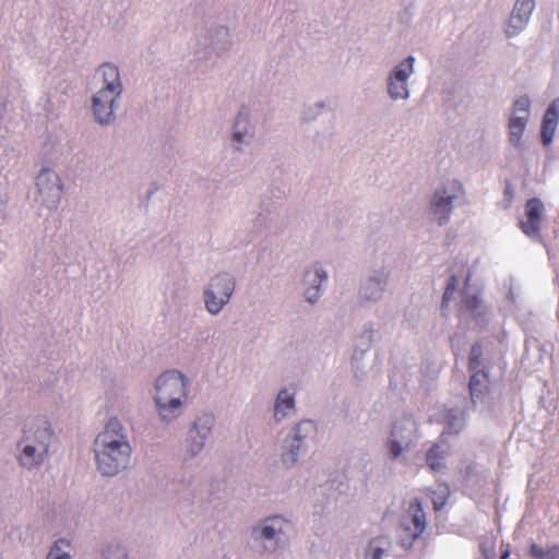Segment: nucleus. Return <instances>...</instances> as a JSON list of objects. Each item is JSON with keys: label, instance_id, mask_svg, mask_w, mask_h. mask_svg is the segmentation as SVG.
<instances>
[{"label": "nucleus", "instance_id": "1", "mask_svg": "<svg viewBox=\"0 0 559 559\" xmlns=\"http://www.w3.org/2000/svg\"><path fill=\"white\" fill-rule=\"evenodd\" d=\"M98 469L107 476L119 473L129 463L131 447L121 423L110 418L94 442Z\"/></svg>", "mask_w": 559, "mask_h": 559}, {"label": "nucleus", "instance_id": "2", "mask_svg": "<svg viewBox=\"0 0 559 559\" xmlns=\"http://www.w3.org/2000/svg\"><path fill=\"white\" fill-rule=\"evenodd\" d=\"M52 437L50 423L46 418H36L25 425L24 437L19 442L20 464L28 469L40 466L48 455Z\"/></svg>", "mask_w": 559, "mask_h": 559}, {"label": "nucleus", "instance_id": "3", "mask_svg": "<svg viewBox=\"0 0 559 559\" xmlns=\"http://www.w3.org/2000/svg\"><path fill=\"white\" fill-rule=\"evenodd\" d=\"M186 397L187 380L179 371H166L156 380L154 400L163 420L170 421L177 418Z\"/></svg>", "mask_w": 559, "mask_h": 559}, {"label": "nucleus", "instance_id": "4", "mask_svg": "<svg viewBox=\"0 0 559 559\" xmlns=\"http://www.w3.org/2000/svg\"><path fill=\"white\" fill-rule=\"evenodd\" d=\"M95 78H98L104 86L93 98V112L99 123H108L114 116L115 100L122 90L118 68L105 63L98 68Z\"/></svg>", "mask_w": 559, "mask_h": 559}, {"label": "nucleus", "instance_id": "5", "mask_svg": "<svg viewBox=\"0 0 559 559\" xmlns=\"http://www.w3.org/2000/svg\"><path fill=\"white\" fill-rule=\"evenodd\" d=\"M235 282L228 274L212 278L204 293L205 306L211 313H217L226 305L234 292Z\"/></svg>", "mask_w": 559, "mask_h": 559}, {"label": "nucleus", "instance_id": "6", "mask_svg": "<svg viewBox=\"0 0 559 559\" xmlns=\"http://www.w3.org/2000/svg\"><path fill=\"white\" fill-rule=\"evenodd\" d=\"M403 533L400 536L401 546L404 548L412 547L426 528V514L421 503L416 499L408 507V516L403 521Z\"/></svg>", "mask_w": 559, "mask_h": 559}, {"label": "nucleus", "instance_id": "7", "mask_svg": "<svg viewBox=\"0 0 559 559\" xmlns=\"http://www.w3.org/2000/svg\"><path fill=\"white\" fill-rule=\"evenodd\" d=\"M545 212L544 203L538 198L528 199L524 205V217L519 227L530 238L540 237V226Z\"/></svg>", "mask_w": 559, "mask_h": 559}, {"label": "nucleus", "instance_id": "8", "mask_svg": "<svg viewBox=\"0 0 559 559\" xmlns=\"http://www.w3.org/2000/svg\"><path fill=\"white\" fill-rule=\"evenodd\" d=\"M36 185L43 203L51 202L56 204L59 202L62 185L59 176L53 170L43 169L37 176Z\"/></svg>", "mask_w": 559, "mask_h": 559}, {"label": "nucleus", "instance_id": "9", "mask_svg": "<svg viewBox=\"0 0 559 559\" xmlns=\"http://www.w3.org/2000/svg\"><path fill=\"white\" fill-rule=\"evenodd\" d=\"M414 58L408 57L397 67L389 78V93L393 98H406L408 96L407 79L413 72Z\"/></svg>", "mask_w": 559, "mask_h": 559}, {"label": "nucleus", "instance_id": "10", "mask_svg": "<svg viewBox=\"0 0 559 559\" xmlns=\"http://www.w3.org/2000/svg\"><path fill=\"white\" fill-rule=\"evenodd\" d=\"M534 8V0H516L506 27V34L509 37L516 35L525 27Z\"/></svg>", "mask_w": 559, "mask_h": 559}, {"label": "nucleus", "instance_id": "11", "mask_svg": "<svg viewBox=\"0 0 559 559\" xmlns=\"http://www.w3.org/2000/svg\"><path fill=\"white\" fill-rule=\"evenodd\" d=\"M469 395L473 405L483 402L490 393V379L485 370L473 371L469 383Z\"/></svg>", "mask_w": 559, "mask_h": 559}, {"label": "nucleus", "instance_id": "12", "mask_svg": "<svg viewBox=\"0 0 559 559\" xmlns=\"http://www.w3.org/2000/svg\"><path fill=\"white\" fill-rule=\"evenodd\" d=\"M316 435V426L311 420H305L297 425L296 427V433H295V441H297V444L290 445V451L283 453V462L287 465H292L297 460V451L300 449V443L302 440H305L308 437H312Z\"/></svg>", "mask_w": 559, "mask_h": 559}, {"label": "nucleus", "instance_id": "13", "mask_svg": "<svg viewBox=\"0 0 559 559\" xmlns=\"http://www.w3.org/2000/svg\"><path fill=\"white\" fill-rule=\"evenodd\" d=\"M559 121V109L557 100L552 102L547 108L542 122L540 136L544 145H549L552 142L557 126Z\"/></svg>", "mask_w": 559, "mask_h": 559}, {"label": "nucleus", "instance_id": "14", "mask_svg": "<svg viewBox=\"0 0 559 559\" xmlns=\"http://www.w3.org/2000/svg\"><path fill=\"white\" fill-rule=\"evenodd\" d=\"M444 194L445 191H443V193L437 191L430 204L431 212L439 221V225H442L448 221L452 210V197H445Z\"/></svg>", "mask_w": 559, "mask_h": 559}, {"label": "nucleus", "instance_id": "15", "mask_svg": "<svg viewBox=\"0 0 559 559\" xmlns=\"http://www.w3.org/2000/svg\"><path fill=\"white\" fill-rule=\"evenodd\" d=\"M295 407L294 396L289 395L287 390H282L277 394V399L274 407V417L276 420L284 418L289 412H293Z\"/></svg>", "mask_w": 559, "mask_h": 559}, {"label": "nucleus", "instance_id": "16", "mask_svg": "<svg viewBox=\"0 0 559 559\" xmlns=\"http://www.w3.org/2000/svg\"><path fill=\"white\" fill-rule=\"evenodd\" d=\"M527 117L513 116L509 120V140L514 146L520 145L521 138L525 131Z\"/></svg>", "mask_w": 559, "mask_h": 559}, {"label": "nucleus", "instance_id": "17", "mask_svg": "<svg viewBox=\"0 0 559 559\" xmlns=\"http://www.w3.org/2000/svg\"><path fill=\"white\" fill-rule=\"evenodd\" d=\"M390 547V540L383 536L370 540L366 549V559H382L385 550Z\"/></svg>", "mask_w": 559, "mask_h": 559}, {"label": "nucleus", "instance_id": "18", "mask_svg": "<svg viewBox=\"0 0 559 559\" xmlns=\"http://www.w3.org/2000/svg\"><path fill=\"white\" fill-rule=\"evenodd\" d=\"M528 555L533 559H559V545H551L544 549L536 543L531 544Z\"/></svg>", "mask_w": 559, "mask_h": 559}, {"label": "nucleus", "instance_id": "19", "mask_svg": "<svg viewBox=\"0 0 559 559\" xmlns=\"http://www.w3.org/2000/svg\"><path fill=\"white\" fill-rule=\"evenodd\" d=\"M443 452L440 445L433 444L427 452L426 461L431 471H439L443 467Z\"/></svg>", "mask_w": 559, "mask_h": 559}, {"label": "nucleus", "instance_id": "20", "mask_svg": "<svg viewBox=\"0 0 559 559\" xmlns=\"http://www.w3.org/2000/svg\"><path fill=\"white\" fill-rule=\"evenodd\" d=\"M69 547L70 544L66 539L57 540L48 552L47 559H71Z\"/></svg>", "mask_w": 559, "mask_h": 559}, {"label": "nucleus", "instance_id": "21", "mask_svg": "<svg viewBox=\"0 0 559 559\" xmlns=\"http://www.w3.org/2000/svg\"><path fill=\"white\" fill-rule=\"evenodd\" d=\"M199 436L200 432L198 429V425H194V427L189 432L188 439V442L190 443L188 450L192 456L198 454L204 445L205 435L201 436L200 440H197Z\"/></svg>", "mask_w": 559, "mask_h": 559}, {"label": "nucleus", "instance_id": "22", "mask_svg": "<svg viewBox=\"0 0 559 559\" xmlns=\"http://www.w3.org/2000/svg\"><path fill=\"white\" fill-rule=\"evenodd\" d=\"M383 288L380 281L376 278L369 280L367 285L364 287V297L366 299H377L381 296Z\"/></svg>", "mask_w": 559, "mask_h": 559}, {"label": "nucleus", "instance_id": "23", "mask_svg": "<svg viewBox=\"0 0 559 559\" xmlns=\"http://www.w3.org/2000/svg\"><path fill=\"white\" fill-rule=\"evenodd\" d=\"M316 276H317V278H318V283H319V284H318L317 286H313V287H309V288H307V289H306V293H305V295H306V299H307L309 302H314V301H317V300H318V298H319V292H320L319 286H320V284H321L322 282H324V281L326 280V274H325V272H324V271H322V270H317V271H316Z\"/></svg>", "mask_w": 559, "mask_h": 559}, {"label": "nucleus", "instance_id": "24", "mask_svg": "<svg viewBox=\"0 0 559 559\" xmlns=\"http://www.w3.org/2000/svg\"><path fill=\"white\" fill-rule=\"evenodd\" d=\"M481 355V346L478 344L473 345L468 357V370L471 372L479 370Z\"/></svg>", "mask_w": 559, "mask_h": 559}, {"label": "nucleus", "instance_id": "25", "mask_svg": "<svg viewBox=\"0 0 559 559\" xmlns=\"http://www.w3.org/2000/svg\"><path fill=\"white\" fill-rule=\"evenodd\" d=\"M433 496L431 497L432 504L435 510H440L447 503V499L449 496V488L447 486H440L439 492L433 491Z\"/></svg>", "mask_w": 559, "mask_h": 559}, {"label": "nucleus", "instance_id": "26", "mask_svg": "<svg viewBox=\"0 0 559 559\" xmlns=\"http://www.w3.org/2000/svg\"><path fill=\"white\" fill-rule=\"evenodd\" d=\"M531 107V100L527 95H522L514 100L513 110L514 112H523L524 117L528 118V111Z\"/></svg>", "mask_w": 559, "mask_h": 559}, {"label": "nucleus", "instance_id": "27", "mask_svg": "<svg viewBox=\"0 0 559 559\" xmlns=\"http://www.w3.org/2000/svg\"><path fill=\"white\" fill-rule=\"evenodd\" d=\"M456 285H457V278H456V276L452 275L450 277L449 283L447 285V288H445V290L443 293L442 306L448 304V301L450 300L453 292L455 290Z\"/></svg>", "mask_w": 559, "mask_h": 559}, {"label": "nucleus", "instance_id": "28", "mask_svg": "<svg viewBox=\"0 0 559 559\" xmlns=\"http://www.w3.org/2000/svg\"><path fill=\"white\" fill-rule=\"evenodd\" d=\"M104 556H105V559H128L124 551L118 546L109 547L105 551Z\"/></svg>", "mask_w": 559, "mask_h": 559}, {"label": "nucleus", "instance_id": "29", "mask_svg": "<svg viewBox=\"0 0 559 559\" xmlns=\"http://www.w3.org/2000/svg\"><path fill=\"white\" fill-rule=\"evenodd\" d=\"M277 533H282L281 525L277 528L274 525H265L261 532L262 537L265 539L274 538Z\"/></svg>", "mask_w": 559, "mask_h": 559}, {"label": "nucleus", "instance_id": "30", "mask_svg": "<svg viewBox=\"0 0 559 559\" xmlns=\"http://www.w3.org/2000/svg\"><path fill=\"white\" fill-rule=\"evenodd\" d=\"M463 420L462 415L459 418L456 416H453L452 419L448 418L449 426L454 428V432H459L463 428Z\"/></svg>", "mask_w": 559, "mask_h": 559}, {"label": "nucleus", "instance_id": "31", "mask_svg": "<svg viewBox=\"0 0 559 559\" xmlns=\"http://www.w3.org/2000/svg\"><path fill=\"white\" fill-rule=\"evenodd\" d=\"M389 450L392 457L395 459L402 453V445L399 441L392 440L390 442Z\"/></svg>", "mask_w": 559, "mask_h": 559}, {"label": "nucleus", "instance_id": "32", "mask_svg": "<svg viewBox=\"0 0 559 559\" xmlns=\"http://www.w3.org/2000/svg\"><path fill=\"white\" fill-rule=\"evenodd\" d=\"M510 554H511V551H510V546H509V545H507V546H506V549L501 551V557H500V559H509Z\"/></svg>", "mask_w": 559, "mask_h": 559}, {"label": "nucleus", "instance_id": "33", "mask_svg": "<svg viewBox=\"0 0 559 559\" xmlns=\"http://www.w3.org/2000/svg\"><path fill=\"white\" fill-rule=\"evenodd\" d=\"M233 136L235 141L240 142L243 138V134L240 131H235Z\"/></svg>", "mask_w": 559, "mask_h": 559}, {"label": "nucleus", "instance_id": "34", "mask_svg": "<svg viewBox=\"0 0 559 559\" xmlns=\"http://www.w3.org/2000/svg\"><path fill=\"white\" fill-rule=\"evenodd\" d=\"M241 120H242V115H241V114H239V115L237 116V118H236L235 127H238V126L240 124Z\"/></svg>", "mask_w": 559, "mask_h": 559}, {"label": "nucleus", "instance_id": "35", "mask_svg": "<svg viewBox=\"0 0 559 559\" xmlns=\"http://www.w3.org/2000/svg\"><path fill=\"white\" fill-rule=\"evenodd\" d=\"M273 523H278V522H284L283 520H281L278 516H274L272 519H270Z\"/></svg>", "mask_w": 559, "mask_h": 559}]
</instances>
